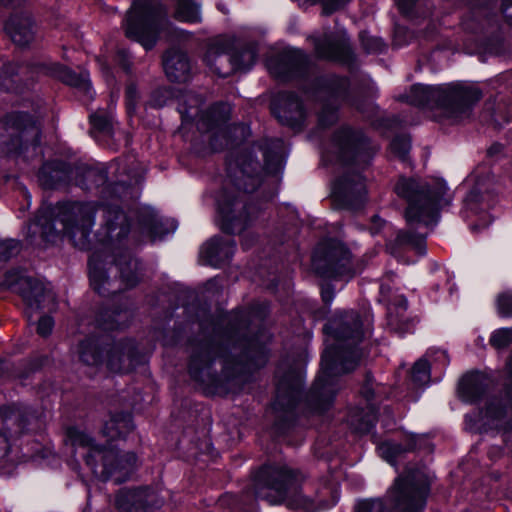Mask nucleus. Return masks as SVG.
<instances>
[{
	"label": "nucleus",
	"instance_id": "obj_32",
	"mask_svg": "<svg viewBox=\"0 0 512 512\" xmlns=\"http://www.w3.org/2000/svg\"><path fill=\"white\" fill-rule=\"evenodd\" d=\"M490 390L489 377L480 370L465 373L459 380L457 393L461 402L470 405L481 403Z\"/></svg>",
	"mask_w": 512,
	"mask_h": 512
},
{
	"label": "nucleus",
	"instance_id": "obj_51",
	"mask_svg": "<svg viewBox=\"0 0 512 512\" xmlns=\"http://www.w3.org/2000/svg\"><path fill=\"white\" fill-rule=\"evenodd\" d=\"M121 308L118 305L101 306L95 313V327L102 331H115L118 328V316Z\"/></svg>",
	"mask_w": 512,
	"mask_h": 512
},
{
	"label": "nucleus",
	"instance_id": "obj_4",
	"mask_svg": "<svg viewBox=\"0 0 512 512\" xmlns=\"http://www.w3.org/2000/svg\"><path fill=\"white\" fill-rule=\"evenodd\" d=\"M448 189L443 178L431 184L413 176L400 175L394 192L407 204L404 218L409 226H430L438 224L442 208L451 204V199L445 198Z\"/></svg>",
	"mask_w": 512,
	"mask_h": 512
},
{
	"label": "nucleus",
	"instance_id": "obj_50",
	"mask_svg": "<svg viewBox=\"0 0 512 512\" xmlns=\"http://www.w3.org/2000/svg\"><path fill=\"white\" fill-rule=\"evenodd\" d=\"M173 17L178 22L200 23L202 21L200 4L194 0H175Z\"/></svg>",
	"mask_w": 512,
	"mask_h": 512
},
{
	"label": "nucleus",
	"instance_id": "obj_1",
	"mask_svg": "<svg viewBox=\"0 0 512 512\" xmlns=\"http://www.w3.org/2000/svg\"><path fill=\"white\" fill-rule=\"evenodd\" d=\"M104 223L91 238L96 207L88 202L43 203L27 223L25 241L33 248H47L63 237L69 238L88 257V278L92 290L100 297L110 296L107 265H113L115 242H123L131 233L133 219L121 207L105 204Z\"/></svg>",
	"mask_w": 512,
	"mask_h": 512
},
{
	"label": "nucleus",
	"instance_id": "obj_5",
	"mask_svg": "<svg viewBox=\"0 0 512 512\" xmlns=\"http://www.w3.org/2000/svg\"><path fill=\"white\" fill-rule=\"evenodd\" d=\"M322 332L334 343L325 348L321 358L354 371L360 364L365 339L361 314L354 309L337 310L324 323Z\"/></svg>",
	"mask_w": 512,
	"mask_h": 512
},
{
	"label": "nucleus",
	"instance_id": "obj_11",
	"mask_svg": "<svg viewBox=\"0 0 512 512\" xmlns=\"http://www.w3.org/2000/svg\"><path fill=\"white\" fill-rule=\"evenodd\" d=\"M314 86L317 90L328 93L333 99L324 100L317 114V125L322 130L332 128L339 121L341 107L334 100L340 99L358 111L363 110L364 100L352 92L349 76L340 74L320 76L315 79Z\"/></svg>",
	"mask_w": 512,
	"mask_h": 512
},
{
	"label": "nucleus",
	"instance_id": "obj_15",
	"mask_svg": "<svg viewBox=\"0 0 512 512\" xmlns=\"http://www.w3.org/2000/svg\"><path fill=\"white\" fill-rule=\"evenodd\" d=\"M351 372V370L321 358L320 371L305 396L307 409L315 415L326 414L335 402L336 393L332 388L335 380Z\"/></svg>",
	"mask_w": 512,
	"mask_h": 512
},
{
	"label": "nucleus",
	"instance_id": "obj_44",
	"mask_svg": "<svg viewBox=\"0 0 512 512\" xmlns=\"http://www.w3.org/2000/svg\"><path fill=\"white\" fill-rule=\"evenodd\" d=\"M100 196L102 201L99 202V207L103 210V216L105 215V204H111L108 200H115L119 202H128L136 199L135 197V186L130 180H117L107 181L104 187L100 190ZM123 209L119 204L112 203Z\"/></svg>",
	"mask_w": 512,
	"mask_h": 512
},
{
	"label": "nucleus",
	"instance_id": "obj_45",
	"mask_svg": "<svg viewBox=\"0 0 512 512\" xmlns=\"http://www.w3.org/2000/svg\"><path fill=\"white\" fill-rule=\"evenodd\" d=\"M274 409L280 412L273 424L279 434L285 435L297 426L299 416L297 413V401L294 398L289 397L287 401H276Z\"/></svg>",
	"mask_w": 512,
	"mask_h": 512
},
{
	"label": "nucleus",
	"instance_id": "obj_46",
	"mask_svg": "<svg viewBox=\"0 0 512 512\" xmlns=\"http://www.w3.org/2000/svg\"><path fill=\"white\" fill-rule=\"evenodd\" d=\"M266 144L263 148V165H261V175L276 177L283 172L285 166V157L282 151V142Z\"/></svg>",
	"mask_w": 512,
	"mask_h": 512
},
{
	"label": "nucleus",
	"instance_id": "obj_60",
	"mask_svg": "<svg viewBox=\"0 0 512 512\" xmlns=\"http://www.w3.org/2000/svg\"><path fill=\"white\" fill-rule=\"evenodd\" d=\"M489 343L498 350L509 347L512 344V327H502L494 330L490 335Z\"/></svg>",
	"mask_w": 512,
	"mask_h": 512
},
{
	"label": "nucleus",
	"instance_id": "obj_26",
	"mask_svg": "<svg viewBox=\"0 0 512 512\" xmlns=\"http://www.w3.org/2000/svg\"><path fill=\"white\" fill-rule=\"evenodd\" d=\"M396 4L403 17L417 22L428 20L425 31L431 37L438 36L441 29L453 27L447 24L448 15L442 16L437 22L433 19V0H396Z\"/></svg>",
	"mask_w": 512,
	"mask_h": 512
},
{
	"label": "nucleus",
	"instance_id": "obj_21",
	"mask_svg": "<svg viewBox=\"0 0 512 512\" xmlns=\"http://www.w3.org/2000/svg\"><path fill=\"white\" fill-rule=\"evenodd\" d=\"M115 340L98 333H89L80 339L76 346L78 361L87 367L101 368L109 371L111 351Z\"/></svg>",
	"mask_w": 512,
	"mask_h": 512
},
{
	"label": "nucleus",
	"instance_id": "obj_63",
	"mask_svg": "<svg viewBox=\"0 0 512 512\" xmlns=\"http://www.w3.org/2000/svg\"><path fill=\"white\" fill-rule=\"evenodd\" d=\"M361 45L368 54H382L387 49V44L381 37L360 35Z\"/></svg>",
	"mask_w": 512,
	"mask_h": 512
},
{
	"label": "nucleus",
	"instance_id": "obj_18",
	"mask_svg": "<svg viewBox=\"0 0 512 512\" xmlns=\"http://www.w3.org/2000/svg\"><path fill=\"white\" fill-rule=\"evenodd\" d=\"M455 9H463L457 16L462 31L467 34H481L493 16L494 0H443Z\"/></svg>",
	"mask_w": 512,
	"mask_h": 512
},
{
	"label": "nucleus",
	"instance_id": "obj_55",
	"mask_svg": "<svg viewBox=\"0 0 512 512\" xmlns=\"http://www.w3.org/2000/svg\"><path fill=\"white\" fill-rule=\"evenodd\" d=\"M177 97V90L172 86H159L153 89L148 99V106L153 109H161Z\"/></svg>",
	"mask_w": 512,
	"mask_h": 512
},
{
	"label": "nucleus",
	"instance_id": "obj_40",
	"mask_svg": "<svg viewBox=\"0 0 512 512\" xmlns=\"http://www.w3.org/2000/svg\"><path fill=\"white\" fill-rule=\"evenodd\" d=\"M386 249L394 257H401L410 250L423 257L427 254L426 235L399 230L393 239L386 241Z\"/></svg>",
	"mask_w": 512,
	"mask_h": 512
},
{
	"label": "nucleus",
	"instance_id": "obj_31",
	"mask_svg": "<svg viewBox=\"0 0 512 512\" xmlns=\"http://www.w3.org/2000/svg\"><path fill=\"white\" fill-rule=\"evenodd\" d=\"M73 165L63 159H48L41 164L37 178L44 190H56L72 181Z\"/></svg>",
	"mask_w": 512,
	"mask_h": 512
},
{
	"label": "nucleus",
	"instance_id": "obj_23",
	"mask_svg": "<svg viewBox=\"0 0 512 512\" xmlns=\"http://www.w3.org/2000/svg\"><path fill=\"white\" fill-rule=\"evenodd\" d=\"M366 188L354 176L344 174L336 178L331 187V200L339 210L357 211L364 207Z\"/></svg>",
	"mask_w": 512,
	"mask_h": 512
},
{
	"label": "nucleus",
	"instance_id": "obj_56",
	"mask_svg": "<svg viewBox=\"0 0 512 512\" xmlns=\"http://www.w3.org/2000/svg\"><path fill=\"white\" fill-rule=\"evenodd\" d=\"M412 139L409 134H396L389 143V150L393 155L402 161H405L411 151Z\"/></svg>",
	"mask_w": 512,
	"mask_h": 512
},
{
	"label": "nucleus",
	"instance_id": "obj_28",
	"mask_svg": "<svg viewBox=\"0 0 512 512\" xmlns=\"http://www.w3.org/2000/svg\"><path fill=\"white\" fill-rule=\"evenodd\" d=\"M29 67L33 73L59 80L68 86L86 91L92 88L89 80H86L81 74L58 61L50 59L36 60L32 61Z\"/></svg>",
	"mask_w": 512,
	"mask_h": 512
},
{
	"label": "nucleus",
	"instance_id": "obj_57",
	"mask_svg": "<svg viewBox=\"0 0 512 512\" xmlns=\"http://www.w3.org/2000/svg\"><path fill=\"white\" fill-rule=\"evenodd\" d=\"M431 376V363L424 356L419 358L410 370L411 381L415 385H422L430 380Z\"/></svg>",
	"mask_w": 512,
	"mask_h": 512
},
{
	"label": "nucleus",
	"instance_id": "obj_13",
	"mask_svg": "<svg viewBox=\"0 0 512 512\" xmlns=\"http://www.w3.org/2000/svg\"><path fill=\"white\" fill-rule=\"evenodd\" d=\"M4 124L13 130L4 142L9 156L20 157L41 148L42 129L37 118L29 111L13 110L3 117Z\"/></svg>",
	"mask_w": 512,
	"mask_h": 512
},
{
	"label": "nucleus",
	"instance_id": "obj_14",
	"mask_svg": "<svg viewBox=\"0 0 512 512\" xmlns=\"http://www.w3.org/2000/svg\"><path fill=\"white\" fill-rule=\"evenodd\" d=\"M331 143L342 166H368L374 158L371 139L361 128L344 124L333 132Z\"/></svg>",
	"mask_w": 512,
	"mask_h": 512
},
{
	"label": "nucleus",
	"instance_id": "obj_6",
	"mask_svg": "<svg viewBox=\"0 0 512 512\" xmlns=\"http://www.w3.org/2000/svg\"><path fill=\"white\" fill-rule=\"evenodd\" d=\"M277 196L275 189H263L255 197L243 202L238 192L223 187L216 197V220L222 233L233 236L266 221V210Z\"/></svg>",
	"mask_w": 512,
	"mask_h": 512
},
{
	"label": "nucleus",
	"instance_id": "obj_59",
	"mask_svg": "<svg viewBox=\"0 0 512 512\" xmlns=\"http://www.w3.org/2000/svg\"><path fill=\"white\" fill-rule=\"evenodd\" d=\"M91 128L103 135H111L113 133V124L111 118L106 113H92L89 116Z\"/></svg>",
	"mask_w": 512,
	"mask_h": 512
},
{
	"label": "nucleus",
	"instance_id": "obj_53",
	"mask_svg": "<svg viewBox=\"0 0 512 512\" xmlns=\"http://www.w3.org/2000/svg\"><path fill=\"white\" fill-rule=\"evenodd\" d=\"M19 66L13 62L4 63L0 69V87L11 93L19 92Z\"/></svg>",
	"mask_w": 512,
	"mask_h": 512
},
{
	"label": "nucleus",
	"instance_id": "obj_7",
	"mask_svg": "<svg viewBox=\"0 0 512 512\" xmlns=\"http://www.w3.org/2000/svg\"><path fill=\"white\" fill-rule=\"evenodd\" d=\"M122 27L125 37L140 44L146 52L156 47L163 34L175 29L162 0H133Z\"/></svg>",
	"mask_w": 512,
	"mask_h": 512
},
{
	"label": "nucleus",
	"instance_id": "obj_27",
	"mask_svg": "<svg viewBox=\"0 0 512 512\" xmlns=\"http://www.w3.org/2000/svg\"><path fill=\"white\" fill-rule=\"evenodd\" d=\"M212 49L217 56L228 55L232 72H247L255 64L259 45L251 40L236 46L234 41L217 42Z\"/></svg>",
	"mask_w": 512,
	"mask_h": 512
},
{
	"label": "nucleus",
	"instance_id": "obj_12",
	"mask_svg": "<svg viewBox=\"0 0 512 512\" xmlns=\"http://www.w3.org/2000/svg\"><path fill=\"white\" fill-rule=\"evenodd\" d=\"M430 491L428 475L418 468H408L394 481L392 508L397 512H424Z\"/></svg>",
	"mask_w": 512,
	"mask_h": 512
},
{
	"label": "nucleus",
	"instance_id": "obj_38",
	"mask_svg": "<svg viewBox=\"0 0 512 512\" xmlns=\"http://www.w3.org/2000/svg\"><path fill=\"white\" fill-rule=\"evenodd\" d=\"M426 444L427 441L425 439L419 438L416 434L410 433L404 439V443L387 439L379 443L376 450L383 460L390 465H396L397 460L406 453L421 450Z\"/></svg>",
	"mask_w": 512,
	"mask_h": 512
},
{
	"label": "nucleus",
	"instance_id": "obj_30",
	"mask_svg": "<svg viewBox=\"0 0 512 512\" xmlns=\"http://www.w3.org/2000/svg\"><path fill=\"white\" fill-rule=\"evenodd\" d=\"M234 162L243 176L247 178L243 187L238 186L244 193L252 194L258 190L263 182L261 163L253 147L240 148L234 155Z\"/></svg>",
	"mask_w": 512,
	"mask_h": 512
},
{
	"label": "nucleus",
	"instance_id": "obj_25",
	"mask_svg": "<svg viewBox=\"0 0 512 512\" xmlns=\"http://www.w3.org/2000/svg\"><path fill=\"white\" fill-rule=\"evenodd\" d=\"M114 505L118 512H156L162 501L148 486L122 487L115 494Z\"/></svg>",
	"mask_w": 512,
	"mask_h": 512
},
{
	"label": "nucleus",
	"instance_id": "obj_16",
	"mask_svg": "<svg viewBox=\"0 0 512 512\" xmlns=\"http://www.w3.org/2000/svg\"><path fill=\"white\" fill-rule=\"evenodd\" d=\"M98 468L101 481L122 484L131 479L137 468L138 456L134 451L121 452L111 445L98 450Z\"/></svg>",
	"mask_w": 512,
	"mask_h": 512
},
{
	"label": "nucleus",
	"instance_id": "obj_37",
	"mask_svg": "<svg viewBox=\"0 0 512 512\" xmlns=\"http://www.w3.org/2000/svg\"><path fill=\"white\" fill-rule=\"evenodd\" d=\"M65 437L67 442L74 448H86L88 451L84 455V463L94 474H98V450L105 448L104 444H99L86 431L77 426H70L66 429Z\"/></svg>",
	"mask_w": 512,
	"mask_h": 512
},
{
	"label": "nucleus",
	"instance_id": "obj_20",
	"mask_svg": "<svg viewBox=\"0 0 512 512\" xmlns=\"http://www.w3.org/2000/svg\"><path fill=\"white\" fill-rule=\"evenodd\" d=\"M147 361L145 353L134 338H120L115 340L110 354L109 372L117 375L129 374L144 366Z\"/></svg>",
	"mask_w": 512,
	"mask_h": 512
},
{
	"label": "nucleus",
	"instance_id": "obj_22",
	"mask_svg": "<svg viewBox=\"0 0 512 512\" xmlns=\"http://www.w3.org/2000/svg\"><path fill=\"white\" fill-rule=\"evenodd\" d=\"M508 407L502 398L491 396L484 407H475L464 415L465 430L472 434L486 433L489 423L503 422L507 418Z\"/></svg>",
	"mask_w": 512,
	"mask_h": 512
},
{
	"label": "nucleus",
	"instance_id": "obj_48",
	"mask_svg": "<svg viewBox=\"0 0 512 512\" xmlns=\"http://www.w3.org/2000/svg\"><path fill=\"white\" fill-rule=\"evenodd\" d=\"M227 319V324L223 328V333L227 337L237 338L242 346V335H249L248 333H242L249 329L251 325V319L248 313L241 307L232 309L230 312H226L223 316ZM253 333L252 335H254Z\"/></svg>",
	"mask_w": 512,
	"mask_h": 512
},
{
	"label": "nucleus",
	"instance_id": "obj_61",
	"mask_svg": "<svg viewBox=\"0 0 512 512\" xmlns=\"http://www.w3.org/2000/svg\"><path fill=\"white\" fill-rule=\"evenodd\" d=\"M355 512H390V508L383 498H369L359 500Z\"/></svg>",
	"mask_w": 512,
	"mask_h": 512
},
{
	"label": "nucleus",
	"instance_id": "obj_54",
	"mask_svg": "<svg viewBox=\"0 0 512 512\" xmlns=\"http://www.w3.org/2000/svg\"><path fill=\"white\" fill-rule=\"evenodd\" d=\"M463 208L474 215H479L489 208V205L484 204V194L478 182L466 193L463 199Z\"/></svg>",
	"mask_w": 512,
	"mask_h": 512
},
{
	"label": "nucleus",
	"instance_id": "obj_17",
	"mask_svg": "<svg viewBox=\"0 0 512 512\" xmlns=\"http://www.w3.org/2000/svg\"><path fill=\"white\" fill-rule=\"evenodd\" d=\"M269 73L283 83L306 79L311 61L301 48L289 47L267 60Z\"/></svg>",
	"mask_w": 512,
	"mask_h": 512
},
{
	"label": "nucleus",
	"instance_id": "obj_24",
	"mask_svg": "<svg viewBox=\"0 0 512 512\" xmlns=\"http://www.w3.org/2000/svg\"><path fill=\"white\" fill-rule=\"evenodd\" d=\"M315 51L319 59L345 66L351 73L358 69L357 55L346 37L325 35L315 42Z\"/></svg>",
	"mask_w": 512,
	"mask_h": 512
},
{
	"label": "nucleus",
	"instance_id": "obj_34",
	"mask_svg": "<svg viewBox=\"0 0 512 512\" xmlns=\"http://www.w3.org/2000/svg\"><path fill=\"white\" fill-rule=\"evenodd\" d=\"M127 239L123 242H115L114 257L112 263L117 267L121 283L126 290L134 289L141 282L138 273V260L128 251Z\"/></svg>",
	"mask_w": 512,
	"mask_h": 512
},
{
	"label": "nucleus",
	"instance_id": "obj_3",
	"mask_svg": "<svg viewBox=\"0 0 512 512\" xmlns=\"http://www.w3.org/2000/svg\"><path fill=\"white\" fill-rule=\"evenodd\" d=\"M482 98L483 92L479 87L456 81L439 85L414 83L408 93L399 96V101L422 109L433 105L447 118L461 120L472 114Z\"/></svg>",
	"mask_w": 512,
	"mask_h": 512
},
{
	"label": "nucleus",
	"instance_id": "obj_43",
	"mask_svg": "<svg viewBox=\"0 0 512 512\" xmlns=\"http://www.w3.org/2000/svg\"><path fill=\"white\" fill-rule=\"evenodd\" d=\"M135 428L133 413L121 410L111 413L109 420L102 427V434L109 441L126 440Z\"/></svg>",
	"mask_w": 512,
	"mask_h": 512
},
{
	"label": "nucleus",
	"instance_id": "obj_52",
	"mask_svg": "<svg viewBox=\"0 0 512 512\" xmlns=\"http://www.w3.org/2000/svg\"><path fill=\"white\" fill-rule=\"evenodd\" d=\"M232 115L230 105L224 101L212 104L206 112V121L208 128H220L229 123Z\"/></svg>",
	"mask_w": 512,
	"mask_h": 512
},
{
	"label": "nucleus",
	"instance_id": "obj_35",
	"mask_svg": "<svg viewBox=\"0 0 512 512\" xmlns=\"http://www.w3.org/2000/svg\"><path fill=\"white\" fill-rule=\"evenodd\" d=\"M236 247L237 244L234 238L214 235L203 246L201 255L207 265L214 268H221L231 262Z\"/></svg>",
	"mask_w": 512,
	"mask_h": 512
},
{
	"label": "nucleus",
	"instance_id": "obj_33",
	"mask_svg": "<svg viewBox=\"0 0 512 512\" xmlns=\"http://www.w3.org/2000/svg\"><path fill=\"white\" fill-rule=\"evenodd\" d=\"M162 66L172 83H187L192 79V61L187 51L170 47L162 55Z\"/></svg>",
	"mask_w": 512,
	"mask_h": 512
},
{
	"label": "nucleus",
	"instance_id": "obj_58",
	"mask_svg": "<svg viewBox=\"0 0 512 512\" xmlns=\"http://www.w3.org/2000/svg\"><path fill=\"white\" fill-rule=\"evenodd\" d=\"M374 383L375 378L373 373L371 371H366L358 391L361 399L365 401L364 406H369L370 404H379L377 392L374 388Z\"/></svg>",
	"mask_w": 512,
	"mask_h": 512
},
{
	"label": "nucleus",
	"instance_id": "obj_47",
	"mask_svg": "<svg viewBox=\"0 0 512 512\" xmlns=\"http://www.w3.org/2000/svg\"><path fill=\"white\" fill-rule=\"evenodd\" d=\"M407 308L408 300L404 295L395 296L387 305L388 324L400 337L409 331L410 321L404 319Z\"/></svg>",
	"mask_w": 512,
	"mask_h": 512
},
{
	"label": "nucleus",
	"instance_id": "obj_36",
	"mask_svg": "<svg viewBox=\"0 0 512 512\" xmlns=\"http://www.w3.org/2000/svg\"><path fill=\"white\" fill-rule=\"evenodd\" d=\"M4 30L17 47L28 48L35 38L36 22L27 13H17L5 21Z\"/></svg>",
	"mask_w": 512,
	"mask_h": 512
},
{
	"label": "nucleus",
	"instance_id": "obj_49",
	"mask_svg": "<svg viewBox=\"0 0 512 512\" xmlns=\"http://www.w3.org/2000/svg\"><path fill=\"white\" fill-rule=\"evenodd\" d=\"M51 362L48 354L32 353L18 361L16 376L22 381L29 380L33 375L43 371Z\"/></svg>",
	"mask_w": 512,
	"mask_h": 512
},
{
	"label": "nucleus",
	"instance_id": "obj_2",
	"mask_svg": "<svg viewBox=\"0 0 512 512\" xmlns=\"http://www.w3.org/2000/svg\"><path fill=\"white\" fill-rule=\"evenodd\" d=\"M300 472L286 464L267 461L251 472V483L241 494L225 492L218 499L224 512H253L251 503L258 500L269 505L286 504L292 510L308 511L314 500L306 495L294 493L299 486Z\"/></svg>",
	"mask_w": 512,
	"mask_h": 512
},
{
	"label": "nucleus",
	"instance_id": "obj_42",
	"mask_svg": "<svg viewBox=\"0 0 512 512\" xmlns=\"http://www.w3.org/2000/svg\"><path fill=\"white\" fill-rule=\"evenodd\" d=\"M379 412V404L355 405L348 412L349 424L356 433L367 435L375 429Z\"/></svg>",
	"mask_w": 512,
	"mask_h": 512
},
{
	"label": "nucleus",
	"instance_id": "obj_9",
	"mask_svg": "<svg viewBox=\"0 0 512 512\" xmlns=\"http://www.w3.org/2000/svg\"><path fill=\"white\" fill-rule=\"evenodd\" d=\"M312 267L320 280L321 300L329 309L336 296V287L333 282H348L355 276L352 253L345 243L330 238L313 251Z\"/></svg>",
	"mask_w": 512,
	"mask_h": 512
},
{
	"label": "nucleus",
	"instance_id": "obj_29",
	"mask_svg": "<svg viewBox=\"0 0 512 512\" xmlns=\"http://www.w3.org/2000/svg\"><path fill=\"white\" fill-rule=\"evenodd\" d=\"M136 222L140 234L152 241L164 238L178 227L176 219L159 217L157 212L149 206L136 211Z\"/></svg>",
	"mask_w": 512,
	"mask_h": 512
},
{
	"label": "nucleus",
	"instance_id": "obj_10",
	"mask_svg": "<svg viewBox=\"0 0 512 512\" xmlns=\"http://www.w3.org/2000/svg\"><path fill=\"white\" fill-rule=\"evenodd\" d=\"M216 360L217 355L212 341L201 343L188 358L187 372L190 379L202 389L206 397L226 398L238 391L220 372L214 369Z\"/></svg>",
	"mask_w": 512,
	"mask_h": 512
},
{
	"label": "nucleus",
	"instance_id": "obj_8",
	"mask_svg": "<svg viewBox=\"0 0 512 512\" xmlns=\"http://www.w3.org/2000/svg\"><path fill=\"white\" fill-rule=\"evenodd\" d=\"M241 340L238 354H233L224 343L212 342L217 359L222 360L220 373L237 391L252 382L254 374L265 368L270 358V349L258 334L242 335Z\"/></svg>",
	"mask_w": 512,
	"mask_h": 512
},
{
	"label": "nucleus",
	"instance_id": "obj_41",
	"mask_svg": "<svg viewBox=\"0 0 512 512\" xmlns=\"http://www.w3.org/2000/svg\"><path fill=\"white\" fill-rule=\"evenodd\" d=\"M72 180L75 186L83 191L92 192L95 190L100 193V190L108 181V169L104 166H73Z\"/></svg>",
	"mask_w": 512,
	"mask_h": 512
},
{
	"label": "nucleus",
	"instance_id": "obj_39",
	"mask_svg": "<svg viewBox=\"0 0 512 512\" xmlns=\"http://www.w3.org/2000/svg\"><path fill=\"white\" fill-rule=\"evenodd\" d=\"M24 304L31 309L41 310L46 296L43 282L32 276L19 275L11 282Z\"/></svg>",
	"mask_w": 512,
	"mask_h": 512
},
{
	"label": "nucleus",
	"instance_id": "obj_64",
	"mask_svg": "<svg viewBox=\"0 0 512 512\" xmlns=\"http://www.w3.org/2000/svg\"><path fill=\"white\" fill-rule=\"evenodd\" d=\"M21 242L17 239H0V263L9 261L20 249Z\"/></svg>",
	"mask_w": 512,
	"mask_h": 512
},
{
	"label": "nucleus",
	"instance_id": "obj_19",
	"mask_svg": "<svg viewBox=\"0 0 512 512\" xmlns=\"http://www.w3.org/2000/svg\"><path fill=\"white\" fill-rule=\"evenodd\" d=\"M270 109L281 125L292 129L301 127L307 115L303 99L292 90L278 91L271 99Z\"/></svg>",
	"mask_w": 512,
	"mask_h": 512
},
{
	"label": "nucleus",
	"instance_id": "obj_62",
	"mask_svg": "<svg viewBox=\"0 0 512 512\" xmlns=\"http://www.w3.org/2000/svg\"><path fill=\"white\" fill-rule=\"evenodd\" d=\"M303 378L301 374L295 370H289L285 373L278 383V389L286 388L290 392H298L302 389Z\"/></svg>",
	"mask_w": 512,
	"mask_h": 512
}]
</instances>
